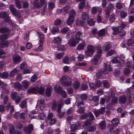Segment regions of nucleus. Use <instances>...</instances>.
Masks as SVG:
<instances>
[{"instance_id":"f257e3e1","label":"nucleus","mask_w":134,"mask_h":134,"mask_svg":"<svg viewBox=\"0 0 134 134\" xmlns=\"http://www.w3.org/2000/svg\"><path fill=\"white\" fill-rule=\"evenodd\" d=\"M102 53V50L100 46L97 47V54L94 56L91 61V64L93 65H97L100 58Z\"/></svg>"},{"instance_id":"f03ea898","label":"nucleus","mask_w":134,"mask_h":134,"mask_svg":"<svg viewBox=\"0 0 134 134\" xmlns=\"http://www.w3.org/2000/svg\"><path fill=\"white\" fill-rule=\"evenodd\" d=\"M10 32V30L7 27H2L0 28V32L4 33L1 35V40L2 41L6 40L9 37V35Z\"/></svg>"},{"instance_id":"7ed1b4c3","label":"nucleus","mask_w":134,"mask_h":134,"mask_svg":"<svg viewBox=\"0 0 134 134\" xmlns=\"http://www.w3.org/2000/svg\"><path fill=\"white\" fill-rule=\"evenodd\" d=\"M72 80L68 78L66 75L63 76L60 80L61 84L65 87H68L71 86L72 85Z\"/></svg>"},{"instance_id":"20e7f679","label":"nucleus","mask_w":134,"mask_h":134,"mask_svg":"<svg viewBox=\"0 0 134 134\" xmlns=\"http://www.w3.org/2000/svg\"><path fill=\"white\" fill-rule=\"evenodd\" d=\"M76 105L79 108L77 111L80 114L83 113L85 107L84 103L82 100H79L77 102Z\"/></svg>"},{"instance_id":"39448f33","label":"nucleus","mask_w":134,"mask_h":134,"mask_svg":"<svg viewBox=\"0 0 134 134\" xmlns=\"http://www.w3.org/2000/svg\"><path fill=\"white\" fill-rule=\"evenodd\" d=\"M87 50L85 52V55L88 57L90 56L93 54L95 51L94 47L91 45H89L87 47Z\"/></svg>"},{"instance_id":"423d86ee","label":"nucleus","mask_w":134,"mask_h":134,"mask_svg":"<svg viewBox=\"0 0 134 134\" xmlns=\"http://www.w3.org/2000/svg\"><path fill=\"white\" fill-rule=\"evenodd\" d=\"M54 90L57 93H61L63 98H65L66 97L67 94L66 92L63 90L62 88L58 85H55Z\"/></svg>"},{"instance_id":"0eeeda50","label":"nucleus","mask_w":134,"mask_h":134,"mask_svg":"<svg viewBox=\"0 0 134 134\" xmlns=\"http://www.w3.org/2000/svg\"><path fill=\"white\" fill-rule=\"evenodd\" d=\"M0 18H3L4 21L6 22L10 23L11 22L8 15L5 12H0Z\"/></svg>"},{"instance_id":"6e6552de","label":"nucleus","mask_w":134,"mask_h":134,"mask_svg":"<svg viewBox=\"0 0 134 134\" xmlns=\"http://www.w3.org/2000/svg\"><path fill=\"white\" fill-rule=\"evenodd\" d=\"M105 107H102L98 110H95L94 111L93 113L96 117L99 116L100 114H103L105 112Z\"/></svg>"},{"instance_id":"1a4fd4ad","label":"nucleus","mask_w":134,"mask_h":134,"mask_svg":"<svg viewBox=\"0 0 134 134\" xmlns=\"http://www.w3.org/2000/svg\"><path fill=\"white\" fill-rule=\"evenodd\" d=\"M79 43V42L76 39H75L74 38H72L69 39L68 44L70 47H74Z\"/></svg>"},{"instance_id":"9d476101","label":"nucleus","mask_w":134,"mask_h":134,"mask_svg":"<svg viewBox=\"0 0 134 134\" xmlns=\"http://www.w3.org/2000/svg\"><path fill=\"white\" fill-rule=\"evenodd\" d=\"M33 129V126L31 124H30L27 127H24V131L28 134H31Z\"/></svg>"},{"instance_id":"9b49d317","label":"nucleus","mask_w":134,"mask_h":134,"mask_svg":"<svg viewBox=\"0 0 134 134\" xmlns=\"http://www.w3.org/2000/svg\"><path fill=\"white\" fill-rule=\"evenodd\" d=\"M13 59L14 63L15 64L19 63L21 61L20 57L18 55H14L13 57Z\"/></svg>"},{"instance_id":"f8f14e48","label":"nucleus","mask_w":134,"mask_h":134,"mask_svg":"<svg viewBox=\"0 0 134 134\" xmlns=\"http://www.w3.org/2000/svg\"><path fill=\"white\" fill-rule=\"evenodd\" d=\"M126 100V96L124 95L121 96H120L119 98V102L121 104L125 103Z\"/></svg>"},{"instance_id":"ddd939ff","label":"nucleus","mask_w":134,"mask_h":134,"mask_svg":"<svg viewBox=\"0 0 134 134\" xmlns=\"http://www.w3.org/2000/svg\"><path fill=\"white\" fill-rule=\"evenodd\" d=\"M82 33L80 31L76 32L75 35V39L79 42L81 40V38L82 37Z\"/></svg>"},{"instance_id":"4468645a","label":"nucleus","mask_w":134,"mask_h":134,"mask_svg":"<svg viewBox=\"0 0 134 134\" xmlns=\"http://www.w3.org/2000/svg\"><path fill=\"white\" fill-rule=\"evenodd\" d=\"M10 8L11 12L14 15H16L17 14L18 12L16 11V8H15L14 5L13 4L10 5Z\"/></svg>"},{"instance_id":"2eb2a0df","label":"nucleus","mask_w":134,"mask_h":134,"mask_svg":"<svg viewBox=\"0 0 134 134\" xmlns=\"http://www.w3.org/2000/svg\"><path fill=\"white\" fill-rule=\"evenodd\" d=\"M38 88L36 87L35 88L33 87L29 89L28 91V92L29 93L36 94L38 92Z\"/></svg>"},{"instance_id":"dca6fc26","label":"nucleus","mask_w":134,"mask_h":134,"mask_svg":"<svg viewBox=\"0 0 134 134\" xmlns=\"http://www.w3.org/2000/svg\"><path fill=\"white\" fill-rule=\"evenodd\" d=\"M107 66L105 64H104V67L102 68L100 70V72L102 74H108V71L107 70Z\"/></svg>"},{"instance_id":"f3484780","label":"nucleus","mask_w":134,"mask_h":134,"mask_svg":"<svg viewBox=\"0 0 134 134\" xmlns=\"http://www.w3.org/2000/svg\"><path fill=\"white\" fill-rule=\"evenodd\" d=\"M82 19L83 20H86L89 18V15L88 14L85 12H83L82 14Z\"/></svg>"},{"instance_id":"a211bd4d","label":"nucleus","mask_w":134,"mask_h":134,"mask_svg":"<svg viewBox=\"0 0 134 134\" xmlns=\"http://www.w3.org/2000/svg\"><path fill=\"white\" fill-rule=\"evenodd\" d=\"M74 19V18L73 17L69 16L67 19V24L69 25L73 23Z\"/></svg>"},{"instance_id":"6ab92c4d","label":"nucleus","mask_w":134,"mask_h":134,"mask_svg":"<svg viewBox=\"0 0 134 134\" xmlns=\"http://www.w3.org/2000/svg\"><path fill=\"white\" fill-rule=\"evenodd\" d=\"M18 72V70L16 68L13 70L10 73L9 76L11 77L14 76Z\"/></svg>"},{"instance_id":"aec40b11","label":"nucleus","mask_w":134,"mask_h":134,"mask_svg":"<svg viewBox=\"0 0 134 134\" xmlns=\"http://www.w3.org/2000/svg\"><path fill=\"white\" fill-rule=\"evenodd\" d=\"M111 122L113 126H117L119 123V120L118 118H115L113 119Z\"/></svg>"},{"instance_id":"412c9836","label":"nucleus","mask_w":134,"mask_h":134,"mask_svg":"<svg viewBox=\"0 0 134 134\" xmlns=\"http://www.w3.org/2000/svg\"><path fill=\"white\" fill-rule=\"evenodd\" d=\"M105 33V29H102L98 32V36L99 37L104 36Z\"/></svg>"},{"instance_id":"4be33fe9","label":"nucleus","mask_w":134,"mask_h":134,"mask_svg":"<svg viewBox=\"0 0 134 134\" xmlns=\"http://www.w3.org/2000/svg\"><path fill=\"white\" fill-rule=\"evenodd\" d=\"M40 107L42 111L43 110L44 107L45 106L44 101V100H40Z\"/></svg>"},{"instance_id":"5701e85b","label":"nucleus","mask_w":134,"mask_h":134,"mask_svg":"<svg viewBox=\"0 0 134 134\" xmlns=\"http://www.w3.org/2000/svg\"><path fill=\"white\" fill-rule=\"evenodd\" d=\"M80 83L77 81H75L73 84L72 86L75 89H77L79 88L80 86Z\"/></svg>"},{"instance_id":"b1692460","label":"nucleus","mask_w":134,"mask_h":134,"mask_svg":"<svg viewBox=\"0 0 134 134\" xmlns=\"http://www.w3.org/2000/svg\"><path fill=\"white\" fill-rule=\"evenodd\" d=\"M22 83L24 88L27 89L28 87L29 84L28 81L25 80L22 82Z\"/></svg>"},{"instance_id":"393cba45","label":"nucleus","mask_w":134,"mask_h":134,"mask_svg":"<svg viewBox=\"0 0 134 134\" xmlns=\"http://www.w3.org/2000/svg\"><path fill=\"white\" fill-rule=\"evenodd\" d=\"M14 86L15 88L19 90L21 89L22 87V86L21 85L20 83L18 82L14 83Z\"/></svg>"},{"instance_id":"a878e982","label":"nucleus","mask_w":134,"mask_h":134,"mask_svg":"<svg viewBox=\"0 0 134 134\" xmlns=\"http://www.w3.org/2000/svg\"><path fill=\"white\" fill-rule=\"evenodd\" d=\"M34 5L35 7L37 8H40L42 6L40 3H39L38 0H35L34 1Z\"/></svg>"},{"instance_id":"bb28decb","label":"nucleus","mask_w":134,"mask_h":134,"mask_svg":"<svg viewBox=\"0 0 134 134\" xmlns=\"http://www.w3.org/2000/svg\"><path fill=\"white\" fill-rule=\"evenodd\" d=\"M52 107V110H55L57 107V102L55 101H52L51 104Z\"/></svg>"},{"instance_id":"cd10ccee","label":"nucleus","mask_w":134,"mask_h":134,"mask_svg":"<svg viewBox=\"0 0 134 134\" xmlns=\"http://www.w3.org/2000/svg\"><path fill=\"white\" fill-rule=\"evenodd\" d=\"M119 27L112 28L113 30V34L114 35H116L119 33Z\"/></svg>"},{"instance_id":"c85d7f7f","label":"nucleus","mask_w":134,"mask_h":134,"mask_svg":"<svg viewBox=\"0 0 134 134\" xmlns=\"http://www.w3.org/2000/svg\"><path fill=\"white\" fill-rule=\"evenodd\" d=\"M8 76V72H4L3 73H0V77L3 79H6L7 77Z\"/></svg>"},{"instance_id":"c756f323","label":"nucleus","mask_w":134,"mask_h":134,"mask_svg":"<svg viewBox=\"0 0 134 134\" xmlns=\"http://www.w3.org/2000/svg\"><path fill=\"white\" fill-rule=\"evenodd\" d=\"M86 46V44L84 42H83L82 43L80 44L77 47V49L79 50L83 49Z\"/></svg>"},{"instance_id":"7c9ffc66","label":"nucleus","mask_w":134,"mask_h":134,"mask_svg":"<svg viewBox=\"0 0 134 134\" xmlns=\"http://www.w3.org/2000/svg\"><path fill=\"white\" fill-rule=\"evenodd\" d=\"M15 5L16 7L19 9H20L22 8L21 3L19 0H15Z\"/></svg>"},{"instance_id":"2f4dec72","label":"nucleus","mask_w":134,"mask_h":134,"mask_svg":"<svg viewBox=\"0 0 134 134\" xmlns=\"http://www.w3.org/2000/svg\"><path fill=\"white\" fill-rule=\"evenodd\" d=\"M85 20H83L82 19L80 21L77 20L76 22L77 25H80L82 26L85 25Z\"/></svg>"},{"instance_id":"473e14b6","label":"nucleus","mask_w":134,"mask_h":134,"mask_svg":"<svg viewBox=\"0 0 134 134\" xmlns=\"http://www.w3.org/2000/svg\"><path fill=\"white\" fill-rule=\"evenodd\" d=\"M9 44V42L8 41H6L4 42L1 43L0 45L1 47L4 48L8 47Z\"/></svg>"},{"instance_id":"72a5a7b5","label":"nucleus","mask_w":134,"mask_h":134,"mask_svg":"<svg viewBox=\"0 0 134 134\" xmlns=\"http://www.w3.org/2000/svg\"><path fill=\"white\" fill-rule=\"evenodd\" d=\"M9 131L10 134H14L15 131L14 126L13 125H11L10 126Z\"/></svg>"},{"instance_id":"f704fd0d","label":"nucleus","mask_w":134,"mask_h":134,"mask_svg":"<svg viewBox=\"0 0 134 134\" xmlns=\"http://www.w3.org/2000/svg\"><path fill=\"white\" fill-rule=\"evenodd\" d=\"M38 117L40 119L43 120L45 118V115L43 113H39Z\"/></svg>"},{"instance_id":"c9c22d12","label":"nucleus","mask_w":134,"mask_h":134,"mask_svg":"<svg viewBox=\"0 0 134 134\" xmlns=\"http://www.w3.org/2000/svg\"><path fill=\"white\" fill-rule=\"evenodd\" d=\"M100 127L101 129H104L106 126V124L104 121L101 122L99 124Z\"/></svg>"},{"instance_id":"e433bc0d","label":"nucleus","mask_w":134,"mask_h":134,"mask_svg":"<svg viewBox=\"0 0 134 134\" xmlns=\"http://www.w3.org/2000/svg\"><path fill=\"white\" fill-rule=\"evenodd\" d=\"M54 4L52 2H50L48 4V9L50 10H52L54 7Z\"/></svg>"},{"instance_id":"4c0bfd02","label":"nucleus","mask_w":134,"mask_h":134,"mask_svg":"<svg viewBox=\"0 0 134 134\" xmlns=\"http://www.w3.org/2000/svg\"><path fill=\"white\" fill-rule=\"evenodd\" d=\"M103 84L104 87L108 88L109 87V84L108 82L106 80L103 81Z\"/></svg>"},{"instance_id":"58836bf2","label":"nucleus","mask_w":134,"mask_h":134,"mask_svg":"<svg viewBox=\"0 0 134 134\" xmlns=\"http://www.w3.org/2000/svg\"><path fill=\"white\" fill-rule=\"evenodd\" d=\"M54 42L55 44L59 43L61 42V39L59 37H57L54 39Z\"/></svg>"},{"instance_id":"ea45409f","label":"nucleus","mask_w":134,"mask_h":134,"mask_svg":"<svg viewBox=\"0 0 134 134\" xmlns=\"http://www.w3.org/2000/svg\"><path fill=\"white\" fill-rule=\"evenodd\" d=\"M23 7L24 8H27L29 5L28 2L26 1H23L22 2Z\"/></svg>"},{"instance_id":"a19ab883","label":"nucleus","mask_w":134,"mask_h":134,"mask_svg":"<svg viewBox=\"0 0 134 134\" xmlns=\"http://www.w3.org/2000/svg\"><path fill=\"white\" fill-rule=\"evenodd\" d=\"M20 107L23 109L25 107H27L26 102L24 100L22 101L20 104Z\"/></svg>"},{"instance_id":"79ce46f5","label":"nucleus","mask_w":134,"mask_h":134,"mask_svg":"<svg viewBox=\"0 0 134 134\" xmlns=\"http://www.w3.org/2000/svg\"><path fill=\"white\" fill-rule=\"evenodd\" d=\"M98 9V7H93L91 9V12L93 14H96Z\"/></svg>"},{"instance_id":"37998d69","label":"nucleus","mask_w":134,"mask_h":134,"mask_svg":"<svg viewBox=\"0 0 134 134\" xmlns=\"http://www.w3.org/2000/svg\"><path fill=\"white\" fill-rule=\"evenodd\" d=\"M51 87H48L46 89V93L48 96H49L51 95Z\"/></svg>"},{"instance_id":"c03bdc74","label":"nucleus","mask_w":134,"mask_h":134,"mask_svg":"<svg viewBox=\"0 0 134 134\" xmlns=\"http://www.w3.org/2000/svg\"><path fill=\"white\" fill-rule=\"evenodd\" d=\"M40 36V43H43L44 40V38L43 35L41 33L39 34Z\"/></svg>"},{"instance_id":"a18cd8bd","label":"nucleus","mask_w":134,"mask_h":134,"mask_svg":"<svg viewBox=\"0 0 134 134\" xmlns=\"http://www.w3.org/2000/svg\"><path fill=\"white\" fill-rule=\"evenodd\" d=\"M51 32H52L54 34H55L56 32H59L58 28L57 27H53Z\"/></svg>"},{"instance_id":"49530a36","label":"nucleus","mask_w":134,"mask_h":134,"mask_svg":"<svg viewBox=\"0 0 134 134\" xmlns=\"http://www.w3.org/2000/svg\"><path fill=\"white\" fill-rule=\"evenodd\" d=\"M124 74L125 75H127L130 72V70L129 68H126L123 70Z\"/></svg>"},{"instance_id":"de8ad7c7","label":"nucleus","mask_w":134,"mask_h":134,"mask_svg":"<svg viewBox=\"0 0 134 134\" xmlns=\"http://www.w3.org/2000/svg\"><path fill=\"white\" fill-rule=\"evenodd\" d=\"M38 92H39L40 94H42L44 93L45 89L42 87H41L39 88H38Z\"/></svg>"},{"instance_id":"09e8293b","label":"nucleus","mask_w":134,"mask_h":134,"mask_svg":"<svg viewBox=\"0 0 134 134\" xmlns=\"http://www.w3.org/2000/svg\"><path fill=\"white\" fill-rule=\"evenodd\" d=\"M91 122L90 120H87L86 121L83 125V127H86V126L89 125L91 124Z\"/></svg>"},{"instance_id":"8fccbe9b","label":"nucleus","mask_w":134,"mask_h":134,"mask_svg":"<svg viewBox=\"0 0 134 134\" xmlns=\"http://www.w3.org/2000/svg\"><path fill=\"white\" fill-rule=\"evenodd\" d=\"M127 15V13L124 11H121L120 13V15L122 18H125Z\"/></svg>"},{"instance_id":"3c124183","label":"nucleus","mask_w":134,"mask_h":134,"mask_svg":"<svg viewBox=\"0 0 134 134\" xmlns=\"http://www.w3.org/2000/svg\"><path fill=\"white\" fill-rule=\"evenodd\" d=\"M63 102H61L60 103H59L58 104V107L57 109V112L58 113H59L61 111V108L62 105L63 104Z\"/></svg>"},{"instance_id":"603ef678","label":"nucleus","mask_w":134,"mask_h":134,"mask_svg":"<svg viewBox=\"0 0 134 134\" xmlns=\"http://www.w3.org/2000/svg\"><path fill=\"white\" fill-rule=\"evenodd\" d=\"M118 100V98L117 97H113L112 98L111 103L113 104L116 103Z\"/></svg>"},{"instance_id":"864d4df0","label":"nucleus","mask_w":134,"mask_h":134,"mask_svg":"<svg viewBox=\"0 0 134 134\" xmlns=\"http://www.w3.org/2000/svg\"><path fill=\"white\" fill-rule=\"evenodd\" d=\"M69 15L70 16L73 17L74 18L76 15V13L75 11L73 10H71L70 11Z\"/></svg>"},{"instance_id":"5fc2aeb1","label":"nucleus","mask_w":134,"mask_h":134,"mask_svg":"<svg viewBox=\"0 0 134 134\" xmlns=\"http://www.w3.org/2000/svg\"><path fill=\"white\" fill-rule=\"evenodd\" d=\"M88 86L86 84H83L82 85L81 87V89L83 90H86L88 88Z\"/></svg>"},{"instance_id":"6e6d98bb","label":"nucleus","mask_w":134,"mask_h":134,"mask_svg":"<svg viewBox=\"0 0 134 134\" xmlns=\"http://www.w3.org/2000/svg\"><path fill=\"white\" fill-rule=\"evenodd\" d=\"M109 20L110 22H113L115 20V16L114 15L111 14L109 17Z\"/></svg>"},{"instance_id":"4d7b16f0","label":"nucleus","mask_w":134,"mask_h":134,"mask_svg":"<svg viewBox=\"0 0 134 134\" xmlns=\"http://www.w3.org/2000/svg\"><path fill=\"white\" fill-rule=\"evenodd\" d=\"M88 116L89 118L92 121L94 120V116L92 113L89 112L88 113Z\"/></svg>"},{"instance_id":"13d9d810","label":"nucleus","mask_w":134,"mask_h":134,"mask_svg":"<svg viewBox=\"0 0 134 134\" xmlns=\"http://www.w3.org/2000/svg\"><path fill=\"white\" fill-rule=\"evenodd\" d=\"M18 93L16 92H13L11 94V97L13 99H15L16 98Z\"/></svg>"},{"instance_id":"bf43d9fd","label":"nucleus","mask_w":134,"mask_h":134,"mask_svg":"<svg viewBox=\"0 0 134 134\" xmlns=\"http://www.w3.org/2000/svg\"><path fill=\"white\" fill-rule=\"evenodd\" d=\"M77 129V127L75 124L72 125L71 126L70 130L71 131H74Z\"/></svg>"},{"instance_id":"052dcab7","label":"nucleus","mask_w":134,"mask_h":134,"mask_svg":"<svg viewBox=\"0 0 134 134\" xmlns=\"http://www.w3.org/2000/svg\"><path fill=\"white\" fill-rule=\"evenodd\" d=\"M133 40L132 39H130L128 40L127 42V44L129 46L132 45L133 43Z\"/></svg>"},{"instance_id":"680f3d73","label":"nucleus","mask_w":134,"mask_h":134,"mask_svg":"<svg viewBox=\"0 0 134 134\" xmlns=\"http://www.w3.org/2000/svg\"><path fill=\"white\" fill-rule=\"evenodd\" d=\"M37 79V76L35 74H34L31 77V81L32 82H34L36 81Z\"/></svg>"},{"instance_id":"e2e57ef3","label":"nucleus","mask_w":134,"mask_h":134,"mask_svg":"<svg viewBox=\"0 0 134 134\" xmlns=\"http://www.w3.org/2000/svg\"><path fill=\"white\" fill-rule=\"evenodd\" d=\"M64 53H59L57 54L56 57L58 59L61 58L63 56Z\"/></svg>"},{"instance_id":"0e129e2a","label":"nucleus","mask_w":134,"mask_h":134,"mask_svg":"<svg viewBox=\"0 0 134 134\" xmlns=\"http://www.w3.org/2000/svg\"><path fill=\"white\" fill-rule=\"evenodd\" d=\"M49 120H50L49 124L51 125L54 124L56 121V119L54 118H53V119H51Z\"/></svg>"},{"instance_id":"69168bd1","label":"nucleus","mask_w":134,"mask_h":134,"mask_svg":"<svg viewBox=\"0 0 134 134\" xmlns=\"http://www.w3.org/2000/svg\"><path fill=\"white\" fill-rule=\"evenodd\" d=\"M111 46V44L110 43H108L105 47V49L106 51H108L109 49Z\"/></svg>"},{"instance_id":"338daca9","label":"nucleus","mask_w":134,"mask_h":134,"mask_svg":"<svg viewBox=\"0 0 134 134\" xmlns=\"http://www.w3.org/2000/svg\"><path fill=\"white\" fill-rule=\"evenodd\" d=\"M27 67V64L25 62L22 63L20 65V69L21 70H23L26 68Z\"/></svg>"},{"instance_id":"774afa93","label":"nucleus","mask_w":134,"mask_h":134,"mask_svg":"<svg viewBox=\"0 0 134 134\" xmlns=\"http://www.w3.org/2000/svg\"><path fill=\"white\" fill-rule=\"evenodd\" d=\"M21 98L20 96H17L15 99V101L16 103L17 104L21 101Z\"/></svg>"}]
</instances>
